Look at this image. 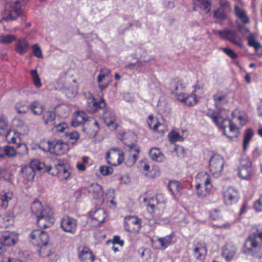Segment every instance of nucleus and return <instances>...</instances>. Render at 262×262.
<instances>
[{
	"mask_svg": "<svg viewBox=\"0 0 262 262\" xmlns=\"http://www.w3.org/2000/svg\"><path fill=\"white\" fill-rule=\"evenodd\" d=\"M167 186L169 190L173 195H177L179 192V185L176 181H170Z\"/></svg>",
	"mask_w": 262,
	"mask_h": 262,
	"instance_id": "obj_44",
	"label": "nucleus"
},
{
	"mask_svg": "<svg viewBox=\"0 0 262 262\" xmlns=\"http://www.w3.org/2000/svg\"><path fill=\"white\" fill-rule=\"evenodd\" d=\"M125 229L130 232H138L141 229V223L138 218L130 216L124 219Z\"/></svg>",
	"mask_w": 262,
	"mask_h": 262,
	"instance_id": "obj_12",
	"label": "nucleus"
},
{
	"mask_svg": "<svg viewBox=\"0 0 262 262\" xmlns=\"http://www.w3.org/2000/svg\"><path fill=\"white\" fill-rule=\"evenodd\" d=\"M4 158L6 156L9 158H13L17 154V150L13 146L5 145L4 146Z\"/></svg>",
	"mask_w": 262,
	"mask_h": 262,
	"instance_id": "obj_39",
	"label": "nucleus"
},
{
	"mask_svg": "<svg viewBox=\"0 0 262 262\" xmlns=\"http://www.w3.org/2000/svg\"><path fill=\"white\" fill-rule=\"evenodd\" d=\"M29 47L28 41L24 38L18 40L15 46L16 51L21 55H24L28 52Z\"/></svg>",
	"mask_w": 262,
	"mask_h": 262,
	"instance_id": "obj_22",
	"label": "nucleus"
},
{
	"mask_svg": "<svg viewBox=\"0 0 262 262\" xmlns=\"http://www.w3.org/2000/svg\"><path fill=\"white\" fill-rule=\"evenodd\" d=\"M229 4L226 2L221 3L220 7L213 11V18L219 20H225L227 18V11L228 10Z\"/></svg>",
	"mask_w": 262,
	"mask_h": 262,
	"instance_id": "obj_19",
	"label": "nucleus"
},
{
	"mask_svg": "<svg viewBox=\"0 0 262 262\" xmlns=\"http://www.w3.org/2000/svg\"><path fill=\"white\" fill-rule=\"evenodd\" d=\"M56 118V114L53 111H47L42 116V119L46 124L50 125H55V120Z\"/></svg>",
	"mask_w": 262,
	"mask_h": 262,
	"instance_id": "obj_28",
	"label": "nucleus"
},
{
	"mask_svg": "<svg viewBox=\"0 0 262 262\" xmlns=\"http://www.w3.org/2000/svg\"><path fill=\"white\" fill-rule=\"evenodd\" d=\"M223 51L229 57L232 59H236L237 57V55L231 49L228 48H224L223 49Z\"/></svg>",
	"mask_w": 262,
	"mask_h": 262,
	"instance_id": "obj_56",
	"label": "nucleus"
},
{
	"mask_svg": "<svg viewBox=\"0 0 262 262\" xmlns=\"http://www.w3.org/2000/svg\"><path fill=\"white\" fill-rule=\"evenodd\" d=\"M32 52L33 54L37 58H42V54L40 48L38 44L34 45L32 47Z\"/></svg>",
	"mask_w": 262,
	"mask_h": 262,
	"instance_id": "obj_53",
	"label": "nucleus"
},
{
	"mask_svg": "<svg viewBox=\"0 0 262 262\" xmlns=\"http://www.w3.org/2000/svg\"><path fill=\"white\" fill-rule=\"evenodd\" d=\"M224 199L225 203L228 205L236 203L239 199L237 191L233 187L228 188L224 193Z\"/></svg>",
	"mask_w": 262,
	"mask_h": 262,
	"instance_id": "obj_13",
	"label": "nucleus"
},
{
	"mask_svg": "<svg viewBox=\"0 0 262 262\" xmlns=\"http://www.w3.org/2000/svg\"><path fill=\"white\" fill-rule=\"evenodd\" d=\"M113 243L114 244H119L121 246H123L124 245V241L120 239V237L119 236L115 235L114 236Z\"/></svg>",
	"mask_w": 262,
	"mask_h": 262,
	"instance_id": "obj_63",
	"label": "nucleus"
},
{
	"mask_svg": "<svg viewBox=\"0 0 262 262\" xmlns=\"http://www.w3.org/2000/svg\"><path fill=\"white\" fill-rule=\"evenodd\" d=\"M17 147L18 149H20V150H17V154L19 155H25L28 153V148L27 145L24 143H18L17 145Z\"/></svg>",
	"mask_w": 262,
	"mask_h": 262,
	"instance_id": "obj_55",
	"label": "nucleus"
},
{
	"mask_svg": "<svg viewBox=\"0 0 262 262\" xmlns=\"http://www.w3.org/2000/svg\"><path fill=\"white\" fill-rule=\"evenodd\" d=\"M11 131H7L6 135H5L7 142L9 144L14 143L17 145L18 144L17 143V140L19 141V138L15 137L14 135L11 136Z\"/></svg>",
	"mask_w": 262,
	"mask_h": 262,
	"instance_id": "obj_49",
	"label": "nucleus"
},
{
	"mask_svg": "<svg viewBox=\"0 0 262 262\" xmlns=\"http://www.w3.org/2000/svg\"><path fill=\"white\" fill-rule=\"evenodd\" d=\"M46 172L52 176H58L61 179H68L70 173L63 164L55 165L54 167L47 166L46 168Z\"/></svg>",
	"mask_w": 262,
	"mask_h": 262,
	"instance_id": "obj_8",
	"label": "nucleus"
},
{
	"mask_svg": "<svg viewBox=\"0 0 262 262\" xmlns=\"http://www.w3.org/2000/svg\"><path fill=\"white\" fill-rule=\"evenodd\" d=\"M18 240V236L13 233L3 232L0 233V244L6 246L14 245Z\"/></svg>",
	"mask_w": 262,
	"mask_h": 262,
	"instance_id": "obj_14",
	"label": "nucleus"
},
{
	"mask_svg": "<svg viewBox=\"0 0 262 262\" xmlns=\"http://www.w3.org/2000/svg\"><path fill=\"white\" fill-rule=\"evenodd\" d=\"M176 97L180 101L183 102L188 106H192L196 103L197 101L194 96L188 95L182 92L175 94Z\"/></svg>",
	"mask_w": 262,
	"mask_h": 262,
	"instance_id": "obj_20",
	"label": "nucleus"
},
{
	"mask_svg": "<svg viewBox=\"0 0 262 262\" xmlns=\"http://www.w3.org/2000/svg\"><path fill=\"white\" fill-rule=\"evenodd\" d=\"M14 224L13 217L10 215L0 216V227L8 228Z\"/></svg>",
	"mask_w": 262,
	"mask_h": 262,
	"instance_id": "obj_32",
	"label": "nucleus"
},
{
	"mask_svg": "<svg viewBox=\"0 0 262 262\" xmlns=\"http://www.w3.org/2000/svg\"><path fill=\"white\" fill-rule=\"evenodd\" d=\"M127 134H125L123 136V138L122 139L123 142L124 144L126 145L128 147L129 154H136L137 156H138V154L140 152V149L139 146L133 143H129L126 140V137H127Z\"/></svg>",
	"mask_w": 262,
	"mask_h": 262,
	"instance_id": "obj_31",
	"label": "nucleus"
},
{
	"mask_svg": "<svg viewBox=\"0 0 262 262\" xmlns=\"http://www.w3.org/2000/svg\"><path fill=\"white\" fill-rule=\"evenodd\" d=\"M82 124H83V121L77 116L75 118L73 119L71 122L72 125L75 127L80 126Z\"/></svg>",
	"mask_w": 262,
	"mask_h": 262,
	"instance_id": "obj_62",
	"label": "nucleus"
},
{
	"mask_svg": "<svg viewBox=\"0 0 262 262\" xmlns=\"http://www.w3.org/2000/svg\"><path fill=\"white\" fill-rule=\"evenodd\" d=\"M157 242L159 243L160 244V247L158 248L165 250L169 246L176 242V238L174 233L172 232L169 235L165 237H158L157 238Z\"/></svg>",
	"mask_w": 262,
	"mask_h": 262,
	"instance_id": "obj_16",
	"label": "nucleus"
},
{
	"mask_svg": "<svg viewBox=\"0 0 262 262\" xmlns=\"http://www.w3.org/2000/svg\"><path fill=\"white\" fill-rule=\"evenodd\" d=\"M105 217L106 215L104 210L98 208L94 211L92 217L93 220H96L101 223L104 222Z\"/></svg>",
	"mask_w": 262,
	"mask_h": 262,
	"instance_id": "obj_38",
	"label": "nucleus"
},
{
	"mask_svg": "<svg viewBox=\"0 0 262 262\" xmlns=\"http://www.w3.org/2000/svg\"><path fill=\"white\" fill-rule=\"evenodd\" d=\"M31 75L32 76L34 84L35 86L39 88L41 86V82L40 81V79L37 73V70H33L30 72Z\"/></svg>",
	"mask_w": 262,
	"mask_h": 262,
	"instance_id": "obj_43",
	"label": "nucleus"
},
{
	"mask_svg": "<svg viewBox=\"0 0 262 262\" xmlns=\"http://www.w3.org/2000/svg\"><path fill=\"white\" fill-rule=\"evenodd\" d=\"M21 15V10L20 8H15L8 9V15L3 18V20L8 21L15 20Z\"/></svg>",
	"mask_w": 262,
	"mask_h": 262,
	"instance_id": "obj_27",
	"label": "nucleus"
},
{
	"mask_svg": "<svg viewBox=\"0 0 262 262\" xmlns=\"http://www.w3.org/2000/svg\"><path fill=\"white\" fill-rule=\"evenodd\" d=\"M238 176L243 179H248L252 176L251 163L248 158H242L238 167Z\"/></svg>",
	"mask_w": 262,
	"mask_h": 262,
	"instance_id": "obj_9",
	"label": "nucleus"
},
{
	"mask_svg": "<svg viewBox=\"0 0 262 262\" xmlns=\"http://www.w3.org/2000/svg\"><path fill=\"white\" fill-rule=\"evenodd\" d=\"M254 208L257 211H262V195L260 196L259 199L256 200L254 204Z\"/></svg>",
	"mask_w": 262,
	"mask_h": 262,
	"instance_id": "obj_58",
	"label": "nucleus"
},
{
	"mask_svg": "<svg viewBox=\"0 0 262 262\" xmlns=\"http://www.w3.org/2000/svg\"><path fill=\"white\" fill-rule=\"evenodd\" d=\"M15 110L19 114H26L30 110V105H26L21 103H17L15 105Z\"/></svg>",
	"mask_w": 262,
	"mask_h": 262,
	"instance_id": "obj_41",
	"label": "nucleus"
},
{
	"mask_svg": "<svg viewBox=\"0 0 262 262\" xmlns=\"http://www.w3.org/2000/svg\"><path fill=\"white\" fill-rule=\"evenodd\" d=\"M184 88L185 85L180 80H174L170 83V91L172 94H178L179 92H182Z\"/></svg>",
	"mask_w": 262,
	"mask_h": 262,
	"instance_id": "obj_33",
	"label": "nucleus"
},
{
	"mask_svg": "<svg viewBox=\"0 0 262 262\" xmlns=\"http://www.w3.org/2000/svg\"><path fill=\"white\" fill-rule=\"evenodd\" d=\"M92 107L88 109L92 113H94L97 112L101 111L102 113L104 109H106V103L103 99H101L99 101H96L95 99L93 97L92 100Z\"/></svg>",
	"mask_w": 262,
	"mask_h": 262,
	"instance_id": "obj_21",
	"label": "nucleus"
},
{
	"mask_svg": "<svg viewBox=\"0 0 262 262\" xmlns=\"http://www.w3.org/2000/svg\"><path fill=\"white\" fill-rule=\"evenodd\" d=\"M219 35L239 47H242V42L238 34L233 30H219Z\"/></svg>",
	"mask_w": 262,
	"mask_h": 262,
	"instance_id": "obj_11",
	"label": "nucleus"
},
{
	"mask_svg": "<svg viewBox=\"0 0 262 262\" xmlns=\"http://www.w3.org/2000/svg\"><path fill=\"white\" fill-rule=\"evenodd\" d=\"M77 221L69 216H63L60 221V227L66 232L75 234L77 230Z\"/></svg>",
	"mask_w": 262,
	"mask_h": 262,
	"instance_id": "obj_10",
	"label": "nucleus"
},
{
	"mask_svg": "<svg viewBox=\"0 0 262 262\" xmlns=\"http://www.w3.org/2000/svg\"><path fill=\"white\" fill-rule=\"evenodd\" d=\"M5 8L6 9L20 8V0H5Z\"/></svg>",
	"mask_w": 262,
	"mask_h": 262,
	"instance_id": "obj_45",
	"label": "nucleus"
},
{
	"mask_svg": "<svg viewBox=\"0 0 262 262\" xmlns=\"http://www.w3.org/2000/svg\"><path fill=\"white\" fill-rule=\"evenodd\" d=\"M149 156L153 160L161 162L164 160V156L158 148H152L149 151Z\"/></svg>",
	"mask_w": 262,
	"mask_h": 262,
	"instance_id": "obj_29",
	"label": "nucleus"
},
{
	"mask_svg": "<svg viewBox=\"0 0 262 262\" xmlns=\"http://www.w3.org/2000/svg\"><path fill=\"white\" fill-rule=\"evenodd\" d=\"M100 172L103 176H108L113 172V168L107 166H101L99 168Z\"/></svg>",
	"mask_w": 262,
	"mask_h": 262,
	"instance_id": "obj_51",
	"label": "nucleus"
},
{
	"mask_svg": "<svg viewBox=\"0 0 262 262\" xmlns=\"http://www.w3.org/2000/svg\"><path fill=\"white\" fill-rule=\"evenodd\" d=\"M235 13L238 18L241 19L242 22L246 24L249 23V19L246 14V12L241 9L238 6H235Z\"/></svg>",
	"mask_w": 262,
	"mask_h": 262,
	"instance_id": "obj_37",
	"label": "nucleus"
},
{
	"mask_svg": "<svg viewBox=\"0 0 262 262\" xmlns=\"http://www.w3.org/2000/svg\"><path fill=\"white\" fill-rule=\"evenodd\" d=\"M224 165V158L220 155L214 154L209 160V169L215 178L221 176Z\"/></svg>",
	"mask_w": 262,
	"mask_h": 262,
	"instance_id": "obj_5",
	"label": "nucleus"
},
{
	"mask_svg": "<svg viewBox=\"0 0 262 262\" xmlns=\"http://www.w3.org/2000/svg\"><path fill=\"white\" fill-rule=\"evenodd\" d=\"M56 127L57 130L59 132L62 133L64 131L66 128L67 126V125L65 123L63 124H58L57 125H55Z\"/></svg>",
	"mask_w": 262,
	"mask_h": 262,
	"instance_id": "obj_64",
	"label": "nucleus"
},
{
	"mask_svg": "<svg viewBox=\"0 0 262 262\" xmlns=\"http://www.w3.org/2000/svg\"><path fill=\"white\" fill-rule=\"evenodd\" d=\"M67 137L70 140H75L77 141L79 138V135L77 132H71L69 133H66Z\"/></svg>",
	"mask_w": 262,
	"mask_h": 262,
	"instance_id": "obj_59",
	"label": "nucleus"
},
{
	"mask_svg": "<svg viewBox=\"0 0 262 262\" xmlns=\"http://www.w3.org/2000/svg\"><path fill=\"white\" fill-rule=\"evenodd\" d=\"M7 131H11L8 128V123L5 119L0 118V135L5 136Z\"/></svg>",
	"mask_w": 262,
	"mask_h": 262,
	"instance_id": "obj_46",
	"label": "nucleus"
},
{
	"mask_svg": "<svg viewBox=\"0 0 262 262\" xmlns=\"http://www.w3.org/2000/svg\"><path fill=\"white\" fill-rule=\"evenodd\" d=\"M215 112H213L212 113H207L206 114V115L208 116L209 118H210L212 121L216 125H219V119L222 118L221 116H217L214 115Z\"/></svg>",
	"mask_w": 262,
	"mask_h": 262,
	"instance_id": "obj_54",
	"label": "nucleus"
},
{
	"mask_svg": "<svg viewBox=\"0 0 262 262\" xmlns=\"http://www.w3.org/2000/svg\"><path fill=\"white\" fill-rule=\"evenodd\" d=\"M110 73V71L107 69L100 70V73L97 77L98 82L100 83Z\"/></svg>",
	"mask_w": 262,
	"mask_h": 262,
	"instance_id": "obj_52",
	"label": "nucleus"
},
{
	"mask_svg": "<svg viewBox=\"0 0 262 262\" xmlns=\"http://www.w3.org/2000/svg\"><path fill=\"white\" fill-rule=\"evenodd\" d=\"M48 149L51 154L60 156L66 154L69 150V146L60 140H55L47 142Z\"/></svg>",
	"mask_w": 262,
	"mask_h": 262,
	"instance_id": "obj_6",
	"label": "nucleus"
},
{
	"mask_svg": "<svg viewBox=\"0 0 262 262\" xmlns=\"http://www.w3.org/2000/svg\"><path fill=\"white\" fill-rule=\"evenodd\" d=\"M89 194H91L93 199H99L103 196L102 187L97 183L92 184L86 188H84Z\"/></svg>",
	"mask_w": 262,
	"mask_h": 262,
	"instance_id": "obj_18",
	"label": "nucleus"
},
{
	"mask_svg": "<svg viewBox=\"0 0 262 262\" xmlns=\"http://www.w3.org/2000/svg\"><path fill=\"white\" fill-rule=\"evenodd\" d=\"M46 168L47 165L45 163L35 160L30 163V166H24L21 168V172L22 177L25 180L31 182L33 180L35 173V170L46 172Z\"/></svg>",
	"mask_w": 262,
	"mask_h": 262,
	"instance_id": "obj_4",
	"label": "nucleus"
},
{
	"mask_svg": "<svg viewBox=\"0 0 262 262\" xmlns=\"http://www.w3.org/2000/svg\"><path fill=\"white\" fill-rule=\"evenodd\" d=\"M13 194L11 192L2 193L0 194L1 200V206L5 209L8 206L9 202L12 199Z\"/></svg>",
	"mask_w": 262,
	"mask_h": 262,
	"instance_id": "obj_35",
	"label": "nucleus"
},
{
	"mask_svg": "<svg viewBox=\"0 0 262 262\" xmlns=\"http://www.w3.org/2000/svg\"><path fill=\"white\" fill-rule=\"evenodd\" d=\"M30 110L35 115H40L42 114L44 106L37 101H34L30 104Z\"/></svg>",
	"mask_w": 262,
	"mask_h": 262,
	"instance_id": "obj_30",
	"label": "nucleus"
},
{
	"mask_svg": "<svg viewBox=\"0 0 262 262\" xmlns=\"http://www.w3.org/2000/svg\"><path fill=\"white\" fill-rule=\"evenodd\" d=\"M177 152L178 157L182 158L184 157L185 155V150L183 147L181 146H177L174 148Z\"/></svg>",
	"mask_w": 262,
	"mask_h": 262,
	"instance_id": "obj_57",
	"label": "nucleus"
},
{
	"mask_svg": "<svg viewBox=\"0 0 262 262\" xmlns=\"http://www.w3.org/2000/svg\"><path fill=\"white\" fill-rule=\"evenodd\" d=\"M204 185L205 187V190L206 191L205 193H203L202 192H198L197 195L200 198H203L206 196L207 194L209 193V191L211 187V185L210 184V179L209 178L208 176L207 173L204 174Z\"/></svg>",
	"mask_w": 262,
	"mask_h": 262,
	"instance_id": "obj_34",
	"label": "nucleus"
},
{
	"mask_svg": "<svg viewBox=\"0 0 262 262\" xmlns=\"http://www.w3.org/2000/svg\"><path fill=\"white\" fill-rule=\"evenodd\" d=\"M253 136V130L249 128L246 130L244 134L243 140V149L246 150L249 143L250 141Z\"/></svg>",
	"mask_w": 262,
	"mask_h": 262,
	"instance_id": "obj_40",
	"label": "nucleus"
},
{
	"mask_svg": "<svg viewBox=\"0 0 262 262\" xmlns=\"http://www.w3.org/2000/svg\"><path fill=\"white\" fill-rule=\"evenodd\" d=\"M247 39L248 41V45L250 47H252L255 50H257L260 48V44L254 39V37L252 34H250L247 36Z\"/></svg>",
	"mask_w": 262,
	"mask_h": 262,
	"instance_id": "obj_47",
	"label": "nucleus"
},
{
	"mask_svg": "<svg viewBox=\"0 0 262 262\" xmlns=\"http://www.w3.org/2000/svg\"><path fill=\"white\" fill-rule=\"evenodd\" d=\"M16 40V37L15 35L7 34V35H1L0 36V43L7 45L11 43L13 41Z\"/></svg>",
	"mask_w": 262,
	"mask_h": 262,
	"instance_id": "obj_42",
	"label": "nucleus"
},
{
	"mask_svg": "<svg viewBox=\"0 0 262 262\" xmlns=\"http://www.w3.org/2000/svg\"><path fill=\"white\" fill-rule=\"evenodd\" d=\"M257 238H259L262 241V232L258 229L252 232L246 240L244 245L243 252L247 254H251L253 257L260 259L262 257V253H256V250H260V246L258 245Z\"/></svg>",
	"mask_w": 262,
	"mask_h": 262,
	"instance_id": "obj_2",
	"label": "nucleus"
},
{
	"mask_svg": "<svg viewBox=\"0 0 262 262\" xmlns=\"http://www.w3.org/2000/svg\"><path fill=\"white\" fill-rule=\"evenodd\" d=\"M102 115L104 123L113 129H116L118 125L115 123L116 117L115 113L107 108L103 111Z\"/></svg>",
	"mask_w": 262,
	"mask_h": 262,
	"instance_id": "obj_15",
	"label": "nucleus"
},
{
	"mask_svg": "<svg viewBox=\"0 0 262 262\" xmlns=\"http://www.w3.org/2000/svg\"><path fill=\"white\" fill-rule=\"evenodd\" d=\"M82 131L89 137H95L98 134L97 127H94L89 123V120H86L82 125Z\"/></svg>",
	"mask_w": 262,
	"mask_h": 262,
	"instance_id": "obj_24",
	"label": "nucleus"
},
{
	"mask_svg": "<svg viewBox=\"0 0 262 262\" xmlns=\"http://www.w3.org/2000/svg\"><path fill=\"white\" fill-rule=\"evenodd\" d=\"M32 212L37 217V223L40 228H48L55 222L52 208L49 206L43 207L39 201H34L31 206Z\"/></svg>",
	"mask_w": 262,
	"mask_h": 262,
	"instance_id": "obj_1",
	"label": "nucleus"
},
{
	"mask_svg": "<svg viewBox=\"0 0 262 262\" xmlns=\"http://www.w3.org/2000/svg\"><path fill=\"white\" fill-rule=\"evenodd\" d=\"M144 201L146 203V205L149 213L152 214L158 210L160 211L158 214H161L165 207L166 199L163 194H158L149 199L145 198Z\"/></svg>",
	"mask_w": 262,
	"mask_h": 262,
	"instance_id": "obj_3",
	"label": "nucleus"
},
{
	"mask_svg": "<svg viewBox=\"0 0 262 262\" xmlns=\"http://www.w3.org/2000/svg\"><path fill=\"white\" fill-rule=\"evenodd\" d=\"M236 252V248L234 246L227 245L225 246L222 252V256L227 261L231 260Z\"/></svg>",
	"mask_w": 262,
	"mask_h": 262,
	"instance_id": "obj_25",
	"label": "nucleus"
},
{
	"mask_svg": "<svg viewBox=\"0 0 262 262\" xmlns=\"http://www.w3.org/2000/svg\"><path fill=\"white\" fill-rule=\"evenodd\" d=\"M79 257L82 262H94L95 258L92 252L87 247L83 248Z\"/></svg>",
	"mask_w": 262,
	"mask_h": 262,
	"instance_id": "obj_23",
	"label": "nucleus"
},
{
	"mask_svg": "<svg viewBox=\"0 0 262 262\" xmlns=\"http://www.w3.org/2000/svg\"><path fill=\"white\" fill-rule=\"evenodd\" d=\"M227 95L223 93L222 92H217L213 96V99L214 101V104L216 108L219 109V107L222 104H226L227 100L226 99Z\"/></svg>",
	"mask_w": 262,
	"mask_h": 262,
	"instance_id": "obj_26",
	"label": "nucleus"
},
{
	"mask_svg": "<svg viewBox=\"0 0 262 262\" xmlns=\"http://www.w3.org/2000/svg\"><path fill=\"white\" fill-rule=\"evenodd\" d=\"M193 4L206 10V13L210 11L211 3L208 0H193Z\"/></svg>",
	"mask_w": 262,
	"mask_h": 262,
	"instance_id": "obj_36",
	"label": "nucleus"
},
{
	"mask_svg": "<svg viewBox=\"0 0 262 262\" xmlns=\"http://www.w3.org/2000/svg\"><path fill=\"white\" fill-rule=\"evenodd\" d=\"M203 251L206 252L205 248L195 247L194 249V254L197 259H202L204 258V256L203 254Z\"/></svg>",
	"mask_w": 262,
	"mask_h": 262,
	"instance_id": "obj_50",
	"label": "nucleus"
},
{
	"mask_svg": "<svg viewBox=\"0 0 262 262\" xmlns=\"http://www.w3.org/2000/svg\"><path fill=\"white\" fill-rule=\"evenodd\" d=\"M138 156L136 154H129L128 155V158L127 159H124L125 160V164L128 167H131L136 163Z\"/></svg>",
	"mask_w": 262,
	"mask_h": 262,
	"instance_id": "obj_48",
	"label": "nucleus"
},
{
	"mask_svg": "<svg viewBox=\"0 0 262 262\" xmlns=\"http://www.w3.org/2000/svg\"><path fill=\"white\" fill-rule=\"evenodd\" d=\"M31 240L36 241V245L41 248L40 252L44 253L45 246L49 242V235L48 233L40 230H34L30 234Z\"/></svg>",
	"mask_w": 262,
	"mask_h": 262,
	"instance_id": "obj_7",
	"label": "nucleus"
},
{
	"mask_svg": "<svg viewBox=\"0 0 262 262\" xmlns=\"http://www.w3.org/2000/svg\"><path fill=\"white\" fill-rule=\"evenodd\" d=\"M124 154L119 152H107L106 158L108 163L113 165H117L121 164L124 160Z\"/></svg>",
	"mask_w": 262,
	"mask_h": 262,
	"instance_id": "obj_17",
	"label": "nucleus"
},
{
	"mask_svg": "<svg viewBox=\"0 0 262 262\" xmlns=\"http://www.w3.org/2000/svg\"><path fill=\"white\" fill-rule=\"evenodd\" d=\"M79 119L83 121V123L88 120L90 117H88L87 115L82 111H78L77 112V116Z\"/></svg>",
	"mask_w": 262,
	"mask_h": 262,
	"instance_id": "obj_60",
	"label": "nucleus"
},
{
	"mask_svg": "<svg viewBox=\"0 0 262 262\" xmlns=\"http://www.w3.org/2000/svg\"><path fill=\"white\" fill-rule=\"evenodd\" d=\"M170 139L172 141H182L183 140L182 136H180L177 133H173L170 136Z\"/></svg>",
	"mask_w": 262,
	"mask_h": 262,
	"instance_id": "obj_61",
	"label": "nucleus"
}]
</instances>
